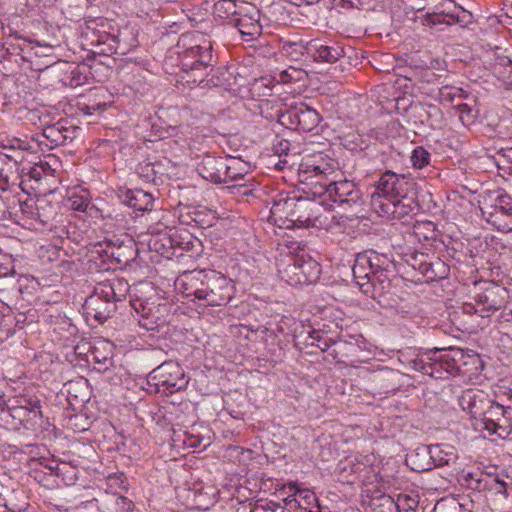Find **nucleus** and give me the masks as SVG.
I'll use <instances>...</instances> for the list:
<instances>
[{"mask_svg": "<svg viewBox=\"0 0 512 512\" xmlns=\"http://www.w3.org/2000/svg\"><path fill=\"white\" fill-rule=\"evenodd\" d=\"M216 62L217 58L212 53L209 40L183 34L166 51L162 70L169 85L184 91L187 87L203 83L214 71Z\"/></svg>", "mask_w": 512, "mask_h": 512, "instance_id": "f257e3e1", "label": "nucleus"}, {"mask_svg": "<svg viewBox=\"0 0 512 512\" xmlns=\"http://www.w3.org/2000/svg\"><path fill=\"white\" fill-rule=\"evenodd\" d=\"M168 282L173 281L174 290L185 297L193 296L204 301L207 306H221L228 303L233 296L232 281L215 270L184 271L173 277H165Z\"/></svg>", "mask_w": 512, "mask_h": 512, "instance_id": "f03ea898", "label": "nucleus"}, {"mask_svg": "<svg viewBox=\"0 0 512 512\" xmlns=\"http://www.w3.org/2000/svg\"><path fill=\"white\" fill-rule=\"evenodd\" d=\"M138 295L132 306L138 315V324L142 329L139 338L149 349H160V294L151 282L138 285Z\"/></svg>", "mask_w": 512, "mask_h": 512, "instance_id": "7ed1b4c3", "label": "nucleus"}, {"mask_svg": "<svg viewBox=\"0 0 512 512\" xmlns=\"http://www.w3.org/2000/svg\"><path fill=\"white\" fill-rule=\"evenodd\" d=\"M339 174V164L335 159L318 154L304 159L298 170L299 183L305 194L313 199L326 201L331 183Z\"/></svg>", "mask_w": 512, "mask_h": 512, "instance_id": "20e7f679", "label": "nucleus"}, {"mask_svg": "<svg viewBox=\"0 0 512 512\" xmlns=\"http://www.w3.org/2000/svg\"><path fill=\"white\" fill-rule=\"evenodd\" d=\"M2 420L15 430L38 432L44 424L41 401L34 395L13 396L10 398V405Z\"/></svg>", "mask_w": 512, "mask_h": 512, "instance_id": "39448f33", "label": "nucleus"}, {"mask_svg": "<svg viewBox=\"0 0 512 512\" xmlns=\"http://www.w3.org/2000/svg\"><path fill=\"white\" fill-rule=\"evenodd\" d=\"M290 262L278 270L282 280L291 286L314 283L321 273L319 263L307 254H297Z\"/></svg>", "mask_w": 512, "mask_h": 512, "instance_id": "423d86ee", "label": "nucleus"}, {"mask_svg": "<svg viewBox=\"0 0 512 512\" xmlns=\"http://www.w3.org/2000/svg\"><path fill=\"white\" fill-rule=\"evenodd\" d=\"M103 294V289L97 285L82 305L85 321L91 327L104 324L116 311L114 301Z\"/></svg>", "mask_w": 512, "mask_h": 512, "instance_id": "0eeeda50", "label": "nucleus"}, {"mask_svg": "<svg viewBox=\"0 0 512 512\" xmlns=\"http://www.w3.org/2000/svg\"><path fill=\"white\" fill-rule=\"evenodd\" d=\"M412 183L406 178L405 175L396 174L393 171L384 172L379 180L375 183L373 191L371 192V207L373 208V201L379 197L381 203L387 201H394L398 196H403V193L408 191Z\"/></svg>", "mask_w": 512, "mask_h": 512, "instance_id": "6e6552de", "label": "nucleus"}, {"mask_svg": "<svg viewBox=\"0 0 512 512\" xmlns=\"http://www.w3.org/2000/svg\"><path fill=\"white\" fill-rule=\"evenodd\" d=\"M320 120L319 113L304 103L292 106L278 116L281 125L303 132L312 131L318 126Z\"/></svg>", "mask_w": 512, "mask_h": 512, "instance_id": "1a4fd4ad", "label": "nucleus"}, {"mask_svg": "<svg viewBox=\"0 0 512 512\" xmlns=\"http://www.w3.org/2000/svg\"><path fill=\"white\" fill-rule=\"evenodd\" d=\"M326 199L337 203L343 210L357 209L364 203L362 193L357 185L350 180H339L331 183Z\"/></svg>", "mask_w": 512, "mask_h": 512, "instance_id": "9d476101", "label": "nucleus"}, {"mask_svg": "<svg viewBox=\"0 0 512 512\" xmlns=\"http://www.w3.org/2000/svg\"><path fill=\"white\" fill-rule=\"evenodd\" d=\"M323 204L324 200L316 201L315 199L293 197L291 228L314 225Z\"/></svg>", "mask_w": 512, "mask_h": 512, "instance_id": "9b49d317", "label": "nucleus"}, {"mask_svg": "<svg viewBox=\"0 0 512 512\" xmlns=\"http://www.w3.org/2000/svg\"><path fill=\"white\" fill-rule=\"evenodd\" d=\"M376 197L373 201V210L381 217L388 219H403L410 215L416 208L415 201L412 197L407 195V192L403 193V196H398L394 201H387L381 203Z\"/></svg>", "mask_w": 512, "mask_h": 512, "instance_id": "f8f14e48", "label": "nucleus"}, {"mask_svg": "<svg viewBox=\"0 0 512 512\" xmlns=\"http://www.w3.org/2000/svg\"><path fill=\"white\" fill-rule=\"evenodd\" d=\"M189 233L185 229L166 226L162 229V259L173 260L174 257L183 256V251L188 247L190 241Z\"/></svg>", "mask_w": 512, "mask_h": 512, "instance_id": "ddd939ff", "label": "nucleus"}, {"mask_svg": "<svg viewBox=\"0 0 512 512\" xmlns=\"http://www.w3.org/2000/svg\"><path fill=\"white\" fill-rule=\"evenodd\" d=\"M67 202L72 210L83 212L91 218L102 217V211L91 201L88 189L76 186L66 192Z\"/></svg>", "mask_w": 512, "mask_h": 512, "instance_id": "4468645a", "label": "nucleus"}, {"mask_svg": "<svg viewBox=\"0 0 512 512\" xmlns=\"http://www.w3.org/2000/svg\"><path fill=\"white\" fill-rule=\"evenodd\" d=\"M465 481L468 487L479 492L488 490L495 491L496 493L504 496L508 495V484L492 473H468Z\"/></svg>", "mask_w": 512, "mask_h": 512, "instance_id": "2eb2a0df", "label": "nucleus"}, {"mask_svg": "<svg viewBox=\"0 0 512 512\" xmlns=\"http://www.w3.org/2000/svg\"><path fill=\"white\" fill-rule=\"evenodd\" d=\"M120 203L131 208L133 211H150L153 207V196L142 189H130L119 187L116 191Z\"/></svg>", "mask_w": 512, "mask_h": 512, "instance_id": "dca6fc26", "label": "nucleus"}, {"mask_svg": "<svg viewBox=\"0 0 512 512\" xmlns=\"http://www.w3.org/2000/svg\"><path fill=\"white\" fill-rule=\"evenodd\" d=\"M306 53L315 61L335 63L344 55V48L337 42L313 39L306 43Z\"/></svg>", "mask_w": 512, "mask_h": 512, "instance_id": "f3484780", "label": "nucleus"}, {"mask_svg": "<svg viewBox=\"0 0 512 512\" xmlns=\"http://www.w3.org/2000/svg\"><path fill=\"white\" fill-rule=\"evenodd\" d=\"M188 380L178 362L165 360L162 362V394H172L186 387Z\"/></svg>", "mask_w": 512, "mask_h": 512, "instance_id": "a211bd4d", "label": "nucleus"}, {"mask_svg": "<svg viewBox=\"0 0 512 512\" xmlns=\"http://www.w3.org/2000/svg\"><path fill=\"white\" fill-rule=\"evenodd\" d=\"M378 262H381V258L373 251L359 253L356 256L352 272L357 285H359L362 290L365 286H368L373 269H378Z\"/></svg>", "mask_w": 512, "mask_h": 512, "instance_id": "6ab92c4d", "label": "nucleus"}, {"mask_svg": "<svg viewBox=\"0 0 512 512\" xmlns=\"http://www.w3.org/2000/svg\"><path fill=\"white\" fill-rule=\"evenodd\" d=\"M411 266L418 269L427 280L443 279L448 276L449 267L439 258L431 260L424 253L412 257Z\"/></svg>", "mask_w": 512, "mask_h": 512, "instance_id": "aec40b11", "label": "nucleus"}, {"mask_svg": "<svg viewBox=\"0 0 512 512\" xmlns=\"http://www.w3.org/2000/svg\"><path fill=\"white\" fill-rule=\"evenodd\" d=\"M440 351L435 349L422 353L411 361L412 368L435 379L444 378L446 373L443 368L444 366L440 362Z\"/></svg>", "mask_w": 512, "mask_h": 512, "instance_id": "412c9836", "label": "nucleus"}, {"mask_svg": "<svg viewBox=\"0 0 512 512\" xmlns=\"http://www.w3.org/2000/svg\"><path fill=\"white\" fill-rule=\"evenodd\" d=\"M502 293H506V290L497 285H490L482 293L476 297V307L471 306L475 309L476 313H480L482 317L489 316L499 310L503 306Z\"/></svg>", "mask_w": 512, "mask_h": 512, "instance_id": "4be33fe9", "label": "nucleus"}, {"mask_svg": "<svg viewBox=\"0 0 512 512\" xmlns=\"http://www.w3.org/2000/svg\"><path fill=\"white\" fill-rule=\"evenodd\" d=\"M260 13L254 8L245 14H238L231 23L238 29L245 41H251L261 35Z\"/></svg>", "mask_w": 512, "mask_h": 512, "instance_id": "5701e85b", "label": "nucleus"}, {"mask_svg": "<svg viewBox=\"0 0 512 512\" xmlns=\"http://www.w3.org/2000/svg\"><path fill=\"white\" fill-rule=\"evenodd\" d=\"M20 163L18 156L0 153V192H6L17 184Z\"/></svg>", "mask_w": 512, "mask_h": 512, "instance_id": "b1692460", "label": "nucleus"}, {"mask_svg": "<svg viewBox=\"0 0 512 512\" xmlns=\"http://www.w3.org/2000/svg\"><path fill=\"white\" fill-rule=\"evenodd\" d=\"M224 169L225 159L211 155H205L197 166L198 174L205 180L213 183L225 182V177H223Z\"/></svg>", "mask_w": 512, "mask_h": 512, "instance_id": "393cba45", "label": "nucleus"}, {"mask_svg": "<svg viewBox=\"0 0 512 512\" xmlns=\"http://www.w3.org/2000/svg\"><path fill=\"white\" fill-rule=\"evenodd\" d=\"M166 441L171 450L185 447L197 448L201 445V440L198 437L181 434V430L177 432L170 423H162V445Z\"/></svg>", "mask_w": 512, "mask_h": 512, "instance_id": "a878e982", "label": "nucleus"}, {"mask_svg": "<svg viewBox=\"0 0 512 512\" xmlns=\"http://www.w3.org/2000/svg\"><path fill=\"white\" fill-rule=\"evenodd\" d=\"M293 197L280 198L270 209L269 219L280 228L291 229Z\"/></svg>", "mask_w": 512, "mask_h": 512, "instance_id": "bb28decb", "label": "nucleus"}, {"mask_svg": "<svg viewBox=\"0 0 512 512\" xmlns=\"http://www.w3.org/2000/svg\"><path fill=\"white\" fill-rule=\"evenodd\" d=\"M331 348L330 355L338 363H346L350 357L355 356L359 352V339L354 336H349V339H333Z\"/></svg>", "mask_w": 512, "mask_h": 512, "instance_id": "cd10ccee", "label": "nucleus"}, {"mask_svg": "<svg viewBox=\"0 0 512 512\" xmlns=\"http://www.w3.org/2000/svg\"><path fill=\"white\" fill-rule=\"evenodd\" d=\"M88 352V360L103 366L104 370L112 365L113 344L110 341H96L93 345L90 346Z\"/></svg>", "mask_w": 512, "mask_h": 512, "instance_id": "c85d7f7f", "label": "nucleus"}, {"mask_svg": "<svg viewBox=\"0 0 512 512\" xmlns=\"http://www.w3.org/2000/svg\"><path fill=\"white\" fill-rule=\"evenodd\" d=\"M439 452L440 449L438 446L423 448L422 450L409 455L406 461L411 464V469L416 472L429 471L434 467L431 457H435Z\"/></svg>", "mask_w": 512, "mask_h": 512, "instance_id": "c756f323", "label": "nucleus"}, {"mask_svg": "<svg viewBox=\"0 0 512 512\" xmlns=\"http://www.w3.org/2000/svg\"><path fill=\"white\" fill-rule=\"evenodd\" d=\"M98 286L103 289V295L114 301L115 304L125 299L130 290V285L124 278L106 280L99 283Z\"/></svg>", "mask_w": 512, "mask_h": 512, "instance_id": "7c9ffc66", "label": "nucleus"}, {"mask_svg": "<svg viewBox=\"0 0 512 512\" xmlns=\"http://www.w3.org/2000/svg\"><path fill=\"white\" fill-rule=\"evenodd\" d=\"M505 413L506 410L502 405L489 400V404L484 407V414L480 417L484 428L492 433H497V429L501 427L499 422Z\"/></svg>", "mask_w": 512, "mask_h": 512, "instance_id": "2f4dec72", "label": "nucleus"}, {"mask_svg": "<svg viewBox=\"0 0 512 512\" xmlns=\"http://www.w3.org/2000/svg\"><path fill=\"white\" fill-rule=\"evenodd\" d=\"M400 374L391 369L381 370L374 375V382L380 393H390L398 390Z\"/></svg>", "mask_w": 512, "mask_h": 512, "instance_id": "473e14b6", "label": "nucleus"}, {"mask_svg": "<svg viewBox=\"0 0 512 512\" xmlns=\"http://www.w3.org/2000/svg\"><path fill=\"white\" fill-rule=\"evenodd\" d=\"M16 40L20 41L17 43L11 44V47L14 51H17V54L21 55L24 60H29L34 55L35 49L45 48L47 50H52L53 47L49 44H41L40 42H35L30 39H27L21 35L16 34Z\"/></svg>", "mask_w": 512, "mask_h": 512, "instance_id": "72a5a7b5", "label": "nucleus"}, {"mask_svg": "<svg viewBox=\"0 0 512 512\" xmlns=\"http://www.w3.org/2000/svg\"><path fill=\"white\" fill-rule=\"evenodd\" d=\"M369 286L373 287L374 292L377 293L378 296L383 295L390 288L387 270L382 268L380 262H378V269H373V273L370 275L367 288H369ZM363 292L368 293L369 289H363Z\"/></svg>", "mask_w": 512, "mask_h": 512, "instance_id": "f704fd0d", "label": "nucleus"}, {"mask_svg": "<svg viewBox=\"0 0 512 512\" xmlns=\"http://www.w3.org/2000/svg\"><path fill=\"white\" fill-rule=\"evenodd\" d=\"M89 71L86 66L71 65L65 72L62 82L66 86L78 87L87 83Z\"/></svg>", "mask_w": 512, "mask_h": 512, "instance_id": "c9c22d12", "label": "nucleus"}, {"mask_svg": "<svg viewBox=\"0 0 512 512\" xmlns=\"http://www.w3.org/2000/svg\"><path fill=\"white\" fill-rule=\"evenodd\" d=\"M177 129L176 126H169L167 129L168 136H162V152L170 153L174 156L178 154V152H182L185 147L186 140L184 138L172 139L174 133Z\"/></svg>", "mask_w": 512, "mask_h": 512, "instance_id": "e433bc0d", "label": "nucleus"}, {"mask_svg": "<svg viewBox=\"0 0 512 512\" xmlns=\"http://www.w3.org/2000/svg\"><path fill=\"white\" fill-rule=\"evenodd\" d=\"M246 167V164L241 163L235 158L225 159V169L223 173V177H225V182L229 181H237L238 179H243L244 175L247 173V170L240 166Z\"/></svg>", "mask_w": 512, "mask_h": 512, "instance_id": "4c0bfd02", "label": "nucleus"}, {"mask_svg": "<svg viewBox=\"0 0 512 512\" xmlns=\"http://www.w3.org/2000/svg\"><path fill=\"white\" fill-rule=\"evenodd\" d=\"M239 13L234 0H219L214 4L213 16L218 19L235 18Z\"/></svg>", "mask_w": 512, "mask_h": 512, "instance_id": "58836bf2", "label": "nucleus"}, {"mask_svg": "<svg viewBox=\"0 0 512 512\" xmlns=\"http://www.w3.org/2000/svg\"><path fill=\"white\" fill-rule=\"evenodd\" d=\"M489 404V399L482 392L471 390V403H469V413L474 418H480L484 414V407Z\"/></svg>", "mask_w": 512, "mask_h": 512, "instance_id": "ea45409f", "label": "nucleus"}, {"mask_svg": "<svg viewBox=\"0 0 512 512\" xmlns=\"http://www.w3.org/2000/svg\"><path fill=\"white\" fill-rule=\"evenodd\" d=\"M444 21L449 25L458 24L461 27H465L471 23L472 14L465 9L454 7L452 12H448L445 15Z\"/></svg>", "mask_w": 512, "mask_h": 512, "instance_id": "a19ab883", "label": "nucleus"}, {"mask_svg": "<svg viewBox=\"0 0 512 512\" xmlns=\"http://www.w3.org/2000/svg\"><path fill=\"white\" fill-rule=\"evenodd\" d=\"M58 469V477L66 486L75 485L79 479V470L77 466L64 462L61 468Z\"/></svg>", "mask_w": 512, "mask_h": 512, "instance_id": "79ce46f5", "label": "nucleus"}, {"mask_svg": "<svg viewBox=\"0 0 512 512\" xmlns=\"http://www.w3.org/2000/svg\"><path fill=\"white\" fill-rule=\"evenodd\" d=\"M308 338L311 340L310 345L317 346L323 352L328 351L333 344L332 338L328 337L322 331L315 329L309 331Z\"/></svg>", "mask_w": 512, "mask_h": 512, "instance_id": "37998d69", "label": "nucleus"}, {"mask_svg": "<svg viewBox=\"0 0 512 512\" xmlns=\"http://www.w3.org/2000/svg\"><path fill=\"white\" fill-rule=\"evenodd\" d=\"M306 52V44L286 41L282 44V53L292 60H299Z\"/></svg>", "mask_w": 512, "mask_h": 512, "instance_id": "c03bdc74", "label": "nucleus"}, {"mask_svg": "<svg viewBox=\"0 0 512 512\" xmlns=\"http://www.w3.org/2000/svg\"><path fill=\"white\" fill-rule=\"evenodd\" d=\"M56 129H59L65 144L72 142L77 137L79 127L73 125L68 119H60L56 122Z\"/></svg>", "mask_w": 512, "mask_h": 512, "instance_id": "a18cd8bd", "label": "nucleus"}, {"mask_svg": "<svg viewBox=\"0 0 512 512\" xmlns=\"http://www.w3.org/2000/svg\"><path fill=\"white\" fill-rule=\"evenodd\" d=\"M2 147L4 150L12 151L10 155L18 156L21 161L23 160L22 152L30 148L29 143L20 138L7 139L2 143Z\"/></svg>", "mask_w": 512, "mask_h": 512, "instance_id": "49530a36", "label": "nucleus"}, {"mask_svg": "<svg viewBox=\"0 0 512 512\" xmlns=\"http://www.w3.org/2000/svg\"><path fill=\"white\" fill-rule=\"evenodd\" d=\"M55 169L52 165L46 160H40L38 163H35L33 167L30 168V176L36 181L41 180L46 176H53Z\"/></svg>", "mask_w": 512, "mask_h": 512, "instance_id": "de8ad7c7", "label": "nucleus"}, {"mask_svg": "<svg viewBox=\"0 0 512 512\" xmlns=\"http://www.w3.org/2000/svg\"><path fill=\"white\" fill-rule=\"evenodd\" d=\"M160 366L154 368L145 378L142 383V389L149 394H156L160 391Z\"/></svg>", "mask_w": 512, "mask_h": 512, "instance_id": "09e8293b", "label": "nucleus"}, {"mask_svg": "<svg viewBox=\"0 0 512 512\" xmlns=\"http://www.w3.org/2000/svg\"><path fill=\"white\" fill-rule=\"evenodd\" d=\"M107 488L113 493H117V490H127L128 482L125 475L121 472L109 474L106 479Z\"/></svg>", "mask_w": 512, "mask_h": 512, "instance_id": "8fccbe9b", "label": "nucleus"}, {"mask_svg": "<svg viewBox=\"0 0 512 512\" xmlns=\"http://www.w3.org/2000/svg\"><path fill=\"white\" fill-rule=\"evenodd\" d=\"M42 134L50 142L51 147L66 145L59 129H56V122L45 126Z\"/></svg>", "mask_w": 512, "mask_h": 512, "instance_id": "3c124183", "label": "nucleus"}, {"mask_svg": "<svg viewBox=\"0 0 512 512\" xmlns=\"http://www.w3.org/2000/svg\"><path fill=\"white\" fill-rule=\"evenodd\" d=\"M491 207L494 208L496 213L501 212L504 215L512 216V199L506 193H500Z\"/></svg>", "mask_w": 512, "mask_h": 512, "instance_id": "603ef678", "label": "nucleus"}, {"mask_svg": "<svg viewBox=\"0 0 512 512\" xmlns=\"http://www.w3.org/2000/svg\"><path fill=\"white\" fill-rule=\"evenodd\" d=\"M143 243H146L150 252H155V255L151 256V258H150L151 261L158 263L160 261V255H159L160 239H159L158 232L156 231V229H154L151 232V234L147 235V238H145L143 240L142 244Z\"/></svg>", "mask_w": 512, "mask_h": 512, "instance_id": "864d4df0", "label": "nucleus"}, {"mask_svg": "<svg viewBox=\"0 0 512 512\" xmlns=\"http://www.w3.org/2000/svg\"><path fill=\"white\" fill-rule=\"evenodd\" d=\"M430 161V153L423 147H416L411 155V162L415 168H423Z\"/></svg>", "mask_w": 512, "mask_h": 512, "instance_id": "5fc2aeb1", "label": "nucleus"}, {"mask_svg": "<svg viewBox=\"0 0 512 512\" xmlns=\"http://www.w3.org/2000/svg\"><path fill=\"white\" fill-rule=\"evenodd\" d=\"M464 91L461 88L445 85L438 89V96L441 101L452 102L455 98H461Z\"/></svg>", "mask_w": 512, "mask_h": 512, "instance_id": "6e6d98bb", "label": "nucleus"}, {"mask_svg": "<svg viewBox=\"0 0 512 512\" xmlns=\"http://www.w3.org/2000/svg\"><path fill=\"white\" fill-rule=\"evenodd\" d=\"M189 4V0H162V12L169 10L170 5H173L171 7L173 12L181 11L184 13L188 9Z\"/></svg>", "mask_w": 512, "mask_h": 512, "instance_id": "4d7b16f0", "label": "nucleus"}, {"mask_svg": "<svg viewBox=\"0 0 512 512\" xmlns=\"http://www.w3.org/2000/svg\"><path fill=\"white\" fill-rule=\"evenodd\" d=\"M440 355V362L444 366V370L446 374H449L454 368L456 364V360L454 356H451L450 354H439Z\"/></svg>", "mask_w": 512, "mask_h": 512, "instance_id": "13d9d810", "label": "nucleus"}, {"mask_svg": "<svg viewBox=\"0 0 512 512\" xmlns=\"http://www.w3.org/2000/svg\"><path fill=\"white\" fill-rule=\"evenodd\" d=\"M116 506L122 512H131L134 509L133 502L125 496L117 497Z\"/></svg>", "mask_w": 512, "mask_h": 512, "instance_id": "bf43d9fd", "label": "nucleus"}, {"mask_svg": "<svg viewBox=\"0 0 512 512\" xmlns=\"http://www.w3.org/2000/svg\"><path fill=\"white\" fill-rule=\"evenodd\" d=\"M288 487L290 491H293L295 495H299L306 501H309L311 498H313V494L307 490V489H299L296 485V483H288Z\"/></svg>", "mask_w": 512, "mask_h": 512, "instance_id": "052dcab7", "label": "nucleus"}, {"mask_svg": "<svg viewBox=\"0 0 512 512\" xmlns=\"http://www.w3.org/2000/svg\"><path fill=\"white\" fill-rule=\"evenodd\" d=\"M381 505L382 506H386L389 510V512H393V511H399V504L397 502L394 501V499L389 496V495H383L381 497Z\"/></svg>", "mask_w": 512, "mask_h": 512, "instance_id": "680f3d73", "label": "nucleus"}, {"mask_svg": "<svg viewBox=\"0 0 512 512\" xmlns=\"http://www.w3.org/2000/svg\"><path fill=\"white\" fill-rule=\"evenodd\" d=\"M230 193L235 195H248L251 193V189L245 184H235L227 187Z\"/></svg>", "mask_w": 512, "mask_h": 512, "instance_id": "e2e57ef3", "label": "nucleus"}, {"mask_svg": "<svg viewBox=\"0 0 512 512\" xmlns=\"http://www.w3.org/2000/svg\"><path fill=\"white\" fill-rule=\"evenodd\" d=\"M469 403H471V390L463 392L459 397V405L463 411L469 412Z\"/></svg>", "mask_w": 512, "mask_h": 512, "instance_id": "0e129e2a", "label": "nucleus"}, {"mask_svg": "<svg viewBox=\"0 0 512 512\" xmlns=\"http://www.w3.org/2000/svg\"><path fill=\"white\" fill-rule=\"evenodd\" d=\"M442 453H443L442 450H440V452L437 453L435 455V457H431V461H433L434 467H436V466H444V465H448L449 464L450 458L448 457V454H445L443 456V455H441Z\"/></svg>", "mask_w": 512, "mask_h": 512, "instance_id": "69168bd1", "label": "nucleus"}, {"mask_svg": "<svg viewBox=\"0 0 512 512\" xmlns=\"http://www.w3.org/2000/svg\"><path fill=\"white\" fill-rule=\"evenodd\" d=\"M421 228H427L428 230H430L432 232L431 236L425 235L424 236L425 239H435L436 238V228L432 222H426V223L419 225L417 227V230H420Z\"/></svg>", "mask_w": 512, "mask_h": 512, "instance_id": "338daca9", "label": "nucleus"}, {"mask_svg": "<svg viewBox=\"0 0 512 512\" xmlns=\"http://www.w3.org/2000/svg\"><path fill=\"white\" fill-rule=\"evenodd\" d=\"M64 462H57L55 460H51L49 461L45 467L52 473L54 474L55 476L58 477V469L57 468H61L62 464Z\"/></svg>", "mask_w": 512, "mask_h": 512, "instance_id": "774afa93", "label": "nucleus"}]
</instances>
